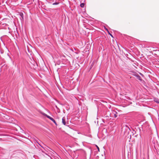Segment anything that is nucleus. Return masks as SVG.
Instances as JSON below:
<instances>
[{
    "label": "nucleus",
    "instance_id": "nucleus-1",
    "mask_svg": "<svg viewBox=\"0 0 159 159\" xmlns=\"http://www.w3.org/2000/svg\"><path fill=\"white\" fill-rule=\"evenodd\" d=\"M107 116L108 117V115L111 118H116L117 116L118 113L115 110H111V112L109 111H107Z\"/></svg>",
    "mask_w": 159,
    "mask_h": 159
},
{
    "label": "nucleus",
    "instance_id": "nucleus-2",
    "mask_svg": "<svg viewBox=\"0 0 159 159\" xmlns=\"http://www.w3.org/2000/svg\"><path fill=\"white\" fill-rule=\"evenodd\" d=\"M137 79L140 80L141 82L143 81V80L142 79L141 77L138 75L136 77Z\"/></svg>",
    "mask_w": 159,
    "mask_h": 159
},
{
    "label": "nucleus",
    "instance_id": "nucleus-3",
    "mask_svg": "<svg viewBox=\"0 0 159 159\" xmlns=\"http://www.w3.org/2000/svg\"><path fill=\"white\" fill-rule=\"evenodd\" d=\"M62 123L64 125H66V121L65 118L64 117H63L62 118Z\"/></svg>",
    "mask_w": 159,
    "mask_h": 159
},
{
    "label": "nucleus",
    "instance_id": "nucleus-4",
    "mask_svg": "<svg viewBox=\"0 0 159 159\" xmlns=\"http://www.w3.org/2000/svg\"><path fill=\"white\" fill-rule=\"evenodd\" d=\"M43 115L44 116H46L47 118L49 119L50 120H51V119L52 118V117L46 114L45 113H44L43 114Z\"/></svg>",
    "mask_w": 159,
    "mask_h": 159
},
{
    "label": "nucleus",
    "instance_id": "nucleus-5",
    "mask_svg": "<svg viewBox=\"0 0 159 159\" xmlns=\"http://www.w3.org/2000/svg\"><path fill=\"white\" fill-rule=\"evenodd\" d=\"M20 15L21 18V19H20L21 20V19H22V20H24V15H23V13H21L20 14Z\"/></svg>",
    "mask_w": 159,
    "mask_h": 159
},
{
    "label": "nucleus",
    "instance_id": "nucleus-6",
    "mask_svg": "<svg viewBox=\"0 0 159 159\" xmlns=\"http://www.w3.org/2000/svg\"><path fill=\"white\" fill-rule=\"evenodd\" d=\"M56 125H57V123L55 120L52 118L51 120Z\"/></svg>",
    "mask_w": 159,
    "mask_h": 159
},
{
    "label": "nucleus",
    "instance_id": "nucleus-7",
    "mask_svg": "<svg viewBox=\"0 0 159 159\" xmlns=\"http://www.w3.org/2000/svg\"><path fill=\"white\" fill-rule=\"evenodd\" d=\"M56 125H57V123L55 120L52 118L51 120Z\"/></svg>",
    "mask_w": 159,
    "mask_h": 159
},
{
    "label": "nucleus",
    "instance_id": "nucleus-8",
    "mask_svg": "<svg viewBox=\"0 0 159 159\" xmlns=\"http://www.w3.org/2000/svg\"><path fill=\"white\" fill-rule=\"evenodd\" d=\"M56 125H57V123L55 120L52 118L51 120Z\"/></svg>",
    "mask_w": 159,
    "mask_h": 159
},
{
    "label": "nucleus",
    "instance_id": "nucleus-9",
    "mask_svg": "<svg viewBox=\"0 0 159 159\" xmlns=\"http://www.w3.org/2000/svg\"><path fill=\"white\" fill-rule=\"evenodd\" d=\"M126 129L127 131H128V133L130 131V128L128 126H126Z\"/></svg>",
    "mask_w": 159,
    "mask_h": 159
},
{
    "label": "nucleus",
    "instance_id": "nucleus-10",
    "mask_svg": "<svg viewBox=\"0 0 159 159\" xmlns=\"http://www.w3.org/2000/svg\"><path fill=\"white\" fill-rule=\"evenodd\" d=\"M139 74L137 73L134 72L133 74V75L135 77H136Z\"/></svg>",
    "mask_w": 159,
    "mask_h": 159
},
{
    "label": "nucleus",
    "instance_id": "nucleus-11",
    "mask_svg": "<svg viewBox=\"0 0 159 159\" xmlns=\"http://www.w3.org/2000/svg\"><path fill=\"white\" fill-rule=\"evenodd\" d=\"M84 3H82L80 4V7H84Z\"/></svg>",
    "mask_w": 159,
    "mask_h": 159
},
{
    "label": "nucleus",
    "instance_id": "nucleus-12",
    "mask_svg": "<svg viewBox=\"0 0 159 159\" xmlns=\"http://www.w3.org/2000/svg\"><path fill=\"white\" fill-rule=\"evenodd\" d=\"M104 28L105 29V30L107 31L108 32V33H109V34H110V35L112 37H113V36H112V35L111 34H110L109 33V31L107 29V28H106L105 27H104Z\"/></svg>",
    "mask_w": 159,
    "mask_h": 159
},
{
    "label": "nucleus",
    "instance_id": "nucleus-13",
    "mask_svg": "<svg viewBox=\"0 0 159 159\" xmlns=\"http://www.w3.org/2000/svg\"><path fill=\"white\" fill-rule=\"evenodd\" d=\"M59 3V2H55L52 4V5H57Z\"/></svg>",
    "mask_w": 159,
    "mask_h": 159
},
{
    "label": "nucleus",
    "instance_id": "nucleus-14",
    "mask_svg": "<svg viewBox=\"0 0 159 159\" xmlns=\"http://www.w3.org/2000/svg\"><path fill=\"white\" fill-rule=\"evenodd\" d=\"M96 147H97V149H98V151L99 152V151H100V149H99V147H98V146L97 145H96Z\"/></svg>",
    "mask_w": 159,
    "mask_h": 159
},
{
    "label": "nucleus",
    "instance_id": "nucleus-15",
    "mask_svg": "<svg viewBox=\"0 0 159 159\" xmlns=\"http://www.w3.org/2000/svg\"><path fill=\"white\" fill-rule=\"evenodd\" d=\"M139 74L142 77H143L144 76V75L142 73H141L139 72Z\"/></svg>",
    "mask_w": 159,
    "mask_h": 159
},
{
    "label": "nucleus",
    "instance_id": "nucleus-16",
    "mask_svg": "<svg viewBox=\"0 0 159 159\" xmlns=\"http://www.w3.org/2000/svg\"><path fill=\"white\" fill-rule=\"evenodd\" d=\"M1 65H2V66H1V69H2L3 68V66H4V65H3L2 63L1 64Z\"/></svg>",
    "mask_w": 159,
    "mask_h": 159
},
{
    "label": "nucleus",
    "instance_id": "nucleus-17",
    "mask_svg": "<svg viewBox=\"0 0 159 159\" xmlns=\"http://www.w3.org/2000/svg\"><path fill=\"white\" fill-rule=\"evenodd\" d=\"M155 102H156L157 103H159V100H157L156 101H155Z\"/></svg>",
    "mask_w": 159,
    "mask_h": 159
},
{
    "label": "nucleus",
    "instance_id": "nucleus-18",
    "mask_svg": "<svg viewBox=\"0 0 159 159\" xmlns=\"http://www.w3.org/2000/svg\"><path fill=\"white\" fill-rule=\"evenodd\" d=\"M83 2H84L85 1V0H82Z\"/></svg>",
    "mask_w": 159,
    "mask_h": 159
},
{
    "label": "nucleus",
    "instance_id": "nucleus-19",
    "mask_svg": "<svg viewBox=\"0 0 159 159\" xmlns=\"http://www.w3.org/2000/svg\"><path fill=\"white\" fill-rule=\"evenodd\" d=\"M2 23L0 21V25Z\"/></svg>",
    "mask_w": 159,
    "mask_h": 159
}]
</instances>
